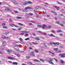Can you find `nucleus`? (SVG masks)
Wrapping results in <instances>:
<instances>
[{
    "label": "nucleus",
    "mask_w": 65,
    "mask_h": 65,
    "mask_svg": "<svg viewBox=\"0 0 65 65\" xmlns=\"http://www.w3.org/2000/svg\"><path fill=\"white\" fill-rule=\"evenodd\" d=\"M32 9V8H31V7L29 6L27 7H25V9H24L23 10L24 12H27V11H28V10H27V9Z\"/></svg>",
    "instance_id": "1"
},
{
    "label": "nucleus",
    "mask_w": 65,
    "mask_h": 65,
    "mask_svg": "<svg viewBox=\"0 0 65 65\" xmlns=\"http://www.w3.org/2000/svg\"><path fill=\"white\" fill-rule=\"evenodd\" d=\"M38 27H42V28L44 29L45 27H46V25L45 24H44L43 25V26H42V25H38Z\"/></svg>",
    "instance_id": "2"
},
{
    "label": "nucleus",
    "mask_w": 65,
    "mask_h": 65,
    "mask_svg": "<svg viewBox=\"0 0 65 65\" xmlns=\"http://www.w3.org/2000/svg\"><path fill=\"white\" fill-rule=\"evenodd\" d=\"M59 55L62 58H64L65 57V54H59Z\"/></svg>",
    "instance_id": "3"
},
{
    "label": "nucleus",
    "mask_w": 65,
    "mask_h": 65,
    "mask_svg": "<svg viewBox=\"0 0 65 65\" xmlns=\"http://www.w3.org/2000/svg\"><path fill=\"white\" fill-rule=\"evenodd\" d=\"M8 59H11V60H13L15 59V58H13L11 56L8 57Z\"/></svg>",
    "instance_id": "4"
},
{
    "label": "nucleus",
    "mask_w": 65,
    "mask_h": 65,
    "mask_svg": "<svg viewBox=\"0 0 65 65\" xmlns=\"http://www.w3.org/2000/svg\"><path fill=\"white\" fill-rule=\"evenodd\" d=\"M19 45H17V46H16L14 47V48L15 50H17V51H19V48L18 47Z\"/></svg>",
    "instance_id": "5"
},
{
    "label": "nucleus",
    "mask_w": 65,
    "mask_h": 65,
    "mask_svg": "<svg viewBox=\"0 0 65 65\" xmlns=\"http://www.w3.org/2000/svg\"><path fill=\"white\" fill-rule=\"evenodd\" d=\"M39 32L42 35H47V34L46 33H45L44 32H42L41 31H39Z\"/></svg>",
    "instance_id": "6"
},
{
    "label": "nucleus",
    "mask_w": 65,
    "mask_h": 65,
    "mask_svg": "<svg viewBox=\"0 0 65 65\" xmlns=\"http://www.w3.org/2000/svg\"><path fill=\"white\" fill-rule=\"evenodd\" d=\"M52 44H54V42H52L48 43V44L49 45H52Z\"/></svg>",
    "instance_id": "7"
},
{
    "label": "nucleus",
    "mask_w": 65,
    "mask_h": 65,
    "mask_svg": "<svg viewBox=\"0 0 65 65\" xmlns=\"http://www.w3.org/2000/svg\"><path fill=\"white\" fill-rule=\"evenodd\" d=\"M5 10H6V11H9V10H10L11 11V10L10 9V8H6L5 9Z\"/></svg>",
    "instance_id": "8"
},
{
    "label": "nucleus",
    "mask_w": 65,
    "mask_h": 65,
    "mask_svg": "<svg viewBox=\"0 0 65 65\" xmlns=\"http://www.w3.org/2000/svg\"><path fill=\"white\" fill-rule=\"evenodd\" d=\"M60 62L61 64H63L64 63V61L63 60H62V59H60Z\"/></svg>",
    "instance_id": "9"
},
{
    "label": "nucleus",
    "mask_w": 65,
    "mask_h": 65,
    "mask_svg": "<svg viewBox=\"0 0 65 65\" xmlns=\"http://www.w3.org/2000/svg\"><path fill=\"white\" fill-rule=\"evenodd\" d=\"M47 61L50 64H54V63L52 61H49V60H48Z\"/></svg>",
    "instance_id": "10"
},
{
    "label": "nucleus",
    "mask_w": 65,
    "mask_h": 65,
    "mask_svg": "<svg viewBox=\"0 0 65 65\" xmlns=\"http://www.w3.org/2000/svg\"><path fill=\"white\" fill-rule=\"evenodd\" d=\"M50 36H51V37H55V36L53 34H51L49 35Z\"/></svg>",
    "instance_id": "11"
},
{
    "label": "nucleus",
    "mask_w": 65,
    "mask_h": 65,
    "mask_svg": "<svg viewBox=\"0 0 65 65\" xmlns=\"http://www.w3.org/2000/svg\"><path fill=\"white\" fill-rule=\"evenodd\" d=\"M60 43L59 42H54V45L56 44V45H59Z\"/></svg>",
    "instance_id": "12"
},
{
    "label": "nucleus",
    "mask_w": 65,
    "mask_h": 65,
    "mask_svg": "<svg viewBox=\"0 0 65 65\" xmlns=\"http://www.w3.org/2000/svg\"><path fill=\"white\" fill-rule=\"evenodd\" d=\"M6 42L5 41H4L3 43V46H5L6 45V44H5Z\"/></svg>",
    "instance_id": "13"
},
{
    "label": "nucleus",
    "mask_w": 65,
    "mask_h": 65,
    "mask_svg": "<svg viewBox=\"0 0 65 65\" xmlns=\"http://www.w3.org/2000/svg\"><path fill=\"white\" fill-rule=\"evenodd\" d=\"M13 65H18V63L15 62H14L12 63Z\"/></svg>",
    "instance_id": "14"
},
{
    "label": "nucleus",
    "mask_w": 65,
    "mask_h": 65,
    "mask_svg": "<svg viewBox=\"0 0 65 65\" xmlns=\"http://www.w3.org/2000/svg\"><path fill=\"white\" fill-rule=\"evenodd\" d=\"M22 32H23V33H29V32H27L26 31H22Z\"/></svg>",
    "instance_id": "15"
},
{
    "label": "nucleus",
    "mask_w": 65,
    "mask_h": 65,
    "mask_svg": "<svg viewBox=\"0 0 65 65\" xmlns=\"http://www.w3.org/2000/svg\"><path fill=\"white\" fill-rule=\"evenodd\" d=\"M7 52H8V53H10V52H11V51L9 49H7L6 50Z\"/></svg>",
    "instance_id": "16"
},
{
    "label": "nucleus",
    "mask_w": 65,
    "mask_h": 65,
    "mask_svg": "<svg viewBox=\"0 0 65 65\" xmlns=\"http://www.w3.org/2000/svg\"><path fill=\"white\" fill-rule=\"evenodd\" d=\"M36 8L37 9H41V8L40 7H36Z\"/></svg>",
    "instance_id": "17"
},
{
    "label": "nucleus",
    "mask_w": 65,
    "mask_h": 65,
    "mask_svg": "<svg viewBox=\"0 0 65 65\" xmlns=\"http://www.w3.org/2000/svg\"><path fill=\"white\" fill-rule=\"evenodd\" d=\"M27 3L28 4H32V2L30 1H28L27 2Z\"/></svg>",
    "instance_id": "18"
},
{
    "label": "nucleus",
    "mask_w": 65,
    "mask_h": 65,
    "mask_svg": "<svg viewBox=\"0 0 65 65\" xmlns=\"http://www.w3.org/2000/svg\"><path fill=\"white\" fill-rule=\"evenodd\" d=\"M57 32H58V33H60L62 32V30H57Z\"/></svg>",
    "instance_id": "19"
},
{
    "label": "nucleus",
    "mask_w": 65,
    "mask_h": 65,
    "mask_svg": "<svg viewBox=\"0 0 65 65\" xmlns=\"http://www.w3.org/2000/svg\"><path fill=\"white\" fill-rule=\"evenodd\" d=\"M58 48H55L54 49V51H57L58 50Z\"/></svg>",
    "instance_id": "20"
},
{
    "label": "nucleus",
    "mask_w": 65,
    "mask_h": 65,
    "mask_svg": "<svg viewBox=\"0 0 65 65\" xmlns=\"http://www.w3.org/2000/svg\"><path fill=\"white\" fill-rule=\"evenodd\" d=\"M54 7L55 8H57V10H59V7H57V6H55Z\"/></svg>",
    "instance_id": "21"
},
{
    "label": "nucleus",
    "mask_w": 65,
    "mask_h": 65,
    "mask_svg": "<svg viewBox=\"0 0 65 65\" xmlns=\"http://www.w3.org/2000/svg\"><path fill=\"white\" fill-rule=\"evenodd\" d=\"M28 4L27 2L24 3H23V5H27Z\"/></svg>",
    "instance_id": "22"
},
{
    "label": "nucleus",
    "mask_w": 65,
    "mask_h": 65,
    "mask_svg": "<svg viewBox=\"0 0 65 65\" xmlns=\"http://www.w3.org/2000/svg\"><path fill=\"white\" fill-rule=\"evenodd\" d=\"M29 15H30L32 16L33 15V14L32 13H29L28 14Z\"/></svg>",
    "instance_id": "23"
},
{
    "label": "nucleus",
    "mask_w": 65,
    "mask_h": 65,
    "mask_svg": "<svg viewBox=\"0 0 65 65\" xmlns=\"http://www.w3.org/2000/svg\"><path fill=\"white\" fill-rule=\"evenodd\" d=\"M2 38H4V39H5L6 38V37L5 36L3 35L2 36Z\"/></svg>",
    "instance_id": "24"
},
{
    "label": "nucleus",
    "mask_w": 65,
    "mask_h": 65,
    "mask_svg": "<svg viewBox=\"0 0 65 65\" xmlns=\"http://www.w3.org/2000/svg\"><path fill=\"white\" fill-rule=\"evenodd\" d=\"M17 18L18 19H22V17H17Z\"/></svg>",
    "instance_id": "25"
},
{
    "label": "nucleus",
    "mask_w": 65,
    "mask_h": 65,
    "mask_svg": "<svg viewBox=\"0 0 65 65\" xmlns=\"http://www.w3.org/2000/svg\"><path fill=\"white\" fill-rule=\"evenodd\" d=\"M35 51L36 53H39V51L37 50H35Z\"/></svg>",
    "instance_id": "26"
},
{
    "label": "nucleus",
    "mask_w": 65,
    "mask_h": 65,
    "mask_svg": "<svg viewBox=\"0 0 65 65\" xmlns=\"http://www.w3.org/2000/svg\"><path fill=\"white\" fill-rule=\"evenodd\" d=\"M32 44H35V45H36V44H38L37 43H35L34 42H33Z\"/></svg>",
    "instance_id": "27"
},
{
    "label": "nucleus",
    "mask_w": 65,
    "mask_h": 65,
    "mask_svg": "<svg viewBox=\"0 0 65 65\" xmlns=\"http://www.w3.org/2000/svg\"><path fill=\"white\" fill-rule=\"evenodd\" d=\"M4 29H7V27L6 26H5L3 27Z\"/></svg>",
    "instance_id": "28"
},
{
    "label": "nucleus",
    "mask_w": 65,
    "mask_h": 65,
    "mask_svg": "<svg viewBox=\"0 0 65 65\" xmlns=\"http://www.w3.org/2000/svg\"><path fill=\"white\" fill-rule=\"evenodd\" d=\"M31 55L32 56H35V55L34 54H33V53L31 52Z\"/></svg>",
    "instance_id": "29"
},
{
    "label": "nucleus",
    "mask_w": 65,
    "mask_h": 65,
    "mask_svg": "<svg viewBox=\"0 0 65 65\" xmlns=\"http://www.w3.org/2000/svg\"><path fill=\"white\" fill-rule=\"evenodd\" d=\"M30 39V38H27L25 39V40H29Z\"/></svg>",
    "instance_id": "30"
},
{
    "label": "nucleus",
    "mask_w": 65,
    "mask_h": 65,
    "mask_svg": "<svg viewBox=\"0 0 65 65\" xmlns=\"http://www.w3.org/2000/svg\"><path fill=\"white\" fill-rule=\"evenodd\" d=\"M34 61L35 62H36L37 61V62H39V60L35 59L34 60Z\"/></svg>",
    "instance_id": "31"
},
{
    "label": "nucleus",
    "mask_w": 65,
    "mask_h": 65,
    "mask_svg": "<svg viewBox=\"0 0 65 65\" xmlns=\"http://www.w3.org/2000/svg\"><path fill=\"white\" fill-rule=\"evenodd\" d=\"M18 24L20 26H23V24H22L20 23H19Z\"/></svg>",
    "instance_id": "32"
},
{
    "label": "nucleus",
    "mask_w": 65,
    "mask_h": 65,
    "mask_svg": "<svg viewBox=\"0 0 65 65\" xmlns=\"http://www.w3.org/2000/svg\"><path fill=\"white\" fill-rule=\"evenodd\" d=\"M57 2H58V4H60V5H62V3H60L58 1H57Z\"/></svg>",
    "instance_id": "33"
},
{
    "label": "nucleus",
    "mask_w": 65,
    "mask_h": 65,
    "mask_svg": "<svg viewBox=\"0 0 65 65\" xmlns=\"http://www.w3.org/2000/svg\"><path fill=\"white\" fill-rule=\"evenodd\" d=\"M31 57L30 56H26V58L27 59H29Z\"/></svg>",
    "instance_id": "34"
},
{
    "label": "nucleus",
    "mask_w": 65,
    "mask_h": 65,
    "mask_svg": "<svg viewBox=\"0 0 65 65\" xmlns=\"http://www.w3.org/2000/svg\"><path fill=\"white\" fill-rule=\"evenodd\" d=\"M21 44H22L23 45L25 44V43H24L23 42H21Z\"/></svg>",
    "instance_id": "35"
},
{
    "label": "nucleus",
    "mask_w": 65,
    "mask_h": 65,
    "mask_svg": "<svg viewBox=\"0 0 65 65\" xmlns=\"http://www.w3.org/2000/svg\"><path fill=\"white\" fill-rule=\"evenodd\" d=\"M40 60L41 61H42L43 62H44V60L41 59H40Z\"/></svg>",
    "instance_id": "36"
},
{
    "label": "nucleus",
    "mask_w": 65,
    "mask_h": 65,
    "mask_svg": "<svg viewBox=\"0 0 65 65\" xmlns=\"http://www.w3.org/2000/svg\"><path fill=\"white\" fill-rule=\"evenodd\" d=\"M10 26H11V27H13V25L14 26V25L12 24H10Z\"/></svg>",
    "instance_id": "37"
},
{
    "label": "nucleus",
    "mask_w": 65,
    "mask_h": 65,
    "mask_svg": "<svg viewBox=\"0 0 65 65\" xmlns=\"http://www.w3.org/2000/svg\"><path fill=\"white\" fill-rule=\"evenodd\" d=\"M28 35V34H25V36H28V35Z\"/></svg>",
    "instance_id": "38"
},
{
    "label": "nucleus",
    "mask_w": 65,
    "mask_h": 65,
    "mask_svg": "<svg viewBox=\"0 0 65 65\" xmlns=\"http://www.w3.org/2000/svg\"><path fill=\"white\" fill-rule=\"evenodd\" d=\"M44 45L46 47H47V46L46 45V44H45V43H44Z\"/></svg>",
    "instance_id": "39"
},
{
    "label": "nucleus",
    "mask_w": 65,
    "mask_h": 65,
    "mask_svg": "<svg viewBox=\"0 0 65 65\" xmlns=\"http://www.w3.org/2000/svg\"><path fill=\"white\" fill-rule=\"evenodd\" d=\"M53 59H54V60H55L56 62H57V59L56 58H53Z\"/></svg>",
    "instance_id": "40"
},
{
    "label": "nucleus",
    "mask_w": 65,
    "mask_h": 65,
    "mask_svg": "<svg viewBox=\"0 0 65 65\" xmlns=\"http://www.w3.org/2000/svg\"><path fill=\"white\" fill-rule=\"evenodd\" d=\"M3 26H5V23H3L2 24Z\"/></svg>",
    "instance_id": "41"
},
{
    "label": "nucleus",
    "mask_w": 65,
    "mask_h": 65,
    "mask_svg": "<svg viewBox=\"0 0 65 65\" xmlns=\"http://www.w3.org/2000/svg\"><path fill=\"white\" fill-rule=\"evenodd\" d=\"M52 12L54 13H55L56 12H55V11L54 10H53L52 11Z\"/></svg>",
    "instance_id": "42"
},
{
    "label": "nucleus",
    "mask_w": 65,
    "mask_h": 65,
    "mask_svg": "<svg viewBox=\"0 0 65 65\" xmlns=\"http://www.w3.org/2000/svg\"><path fill=\"white\" fill-rule=\"evenodd\" d=\"M20 40L21 41H23V39H22V38H20Z\"/></svg>",
    "instance_id": "43"
},
{
    "label": "nucleus",
    "mask_w": 65,
    "mask_h": 65,
    "mask_svg": "<svg viewBox=\"0 0 65 65\" xmlns=\"http://www.w3.org/2000/svg\"><path fill=\"white\" fill-rule=\"evenodd\" d=\"M35 39L36 40H39L40 39L39 38H36Z\"/></svg>",
    "instance_id": "44"
},
{
    "label": "nucleus",
    "mask_w": 65,
    "mask_h": 65,
    "mask_svg": "<svg viewBox=\"0 0 65 65\" xmlns=\"http://www.w3.org/2000/svg\"><path fill=\"white\" fill-rule=\"evenodd\" d=\"M14 4H18V3L17 2H15L14 3Z\"/></svg>",
    "instance_id": "45"
},
{
    "label": "nucleus",
    "mask_w": 65,
    "mask_h": 65,
    "mask_svg": "<svg viewBox=\"0 0 65 65\" xmlns=\"http://www.w3.org/2000/svg\"><path fill=\"white\" fill-rule=\"evenodd\" d=\"M52 33H55V31H54V30H52Z\"/></svg>",
    "instance_id": "46"
},
{
    "label": "nucleus",
    "mask_w": 65,
    "mask_h": 65,
    "mask_svg": "<svg viewBox=\"0 0 65 65\" xmlns=\"http://www.w3.org/2000/svg\"><path fill=\"white\" fill-rule=\"evenodd\" d=\"M17 55L18 57H20V55H19V54H18Z\"/></svg>",
    "instance_id": "47"
},
{
    "label": "nucleus",
    "mask_w": 65,
    "mask_h": 65,
    "mask_svg": "<svg viewBox=\"0 0 65 65\" xmlns=\"http://www.w3.org/2000/svg\"><path fill=\"white\" fill-rule=\"evenodd\" d=\"M56 23H57L58 24H59V22H58V21L56 22Z\"/></svg>",
    "instance_id": "48"
},
{
    "label": "nucleus",
    "mask_w": 65,
    "mask_h": 65,
    "mask_svg": "<svg viewBox=\"0 0 65 65\" xmlns=\"http://www.w3.org/2000/svg\"><path fill=\"white\" fill-rule=\"evenodd\" d=\"M15 13H18V11H15Z\"/></svg>",
    "instance_id": "49"
},
{
    "label": "nucleus",
    "mask_w": 65,
    "mask_h": 65,
    "mask_svg": "<svg viewBox=\"0 0 65 65\" xmlns=\"http://www.w3.org/2000/svg\"><path fill=\"white\" fill-rule=\"evenodd\" d=\"M28 64H32V63L30 62H28Z\"/></svg>",
    "instance_id": "50"
},
{
    "label": "nucleus",
    "mask_w": 65,
    "mask_h": 65,
    "mask_svg": "<svg viewBox=\"0 0 65 65\" xmlns=\"http://www.w3.org/2000/svg\"><path fill=\"white\" fill-rule=\"evenodd\" d=\"M59 35L60 36H62V35H63V34H62V33L60 34Z\"/></svg>",
    "instance_id": "51"
},
{
    "label": "nucleus",
    "mask_w": 65,
    "mask_h": 65,
    "mask_svg": "<svg viewBox=\"0 0 65 65\" xmlns=\"http://www.w3.org/2000/svg\"><path fill=\"white\" fill-rule=\"evenodd\" d=\"M12 30H14V31H15V30H16V29L12 28Z\"/></svg>",
    "instance_id": "52"
},
{
    "label": "nucleus",
    "mask_w": 65,
    "mask_h": 65,
    "mask_svg": "<svg viewBox=\"0 0 65 65\" xmlns=\"http://www.w3.org/2000/svg\"><path fill=\"white\" fill-rule=\"evenodd\" d=\"M0 53L1 54H3V52L2 51H0Z\"/></svg>",
    "instance_id": "53"
},
{
    "label": "nucleus",
    "mask_w": 65,
    "mask_h": 65,
    "mask_svg": "<svg viewBox=\"0 0 65 65\" xmlns=\"http://www.w3.org/2000/svg\"><path fill=\"white\" fill-rule=\"evenodd\" d=\"M9 21L10 22H12V20H11V19H9Z\"/></svg>",
    "instance_id": "54"
},
{
    "label": "nucleus",
    "mask_w": 65,
    "mask_h": 65,
    "mask_svg": "<svg viewBox=\"0 0 65 65\" xmlns=\"http://www.w3.org/2000/svg\"><path fill=\"white\" fill-rule=\"evenodd\" d=\"M55 20H57V17H55Z\"/></svg>",
    "instance_id": "55"
},
{
    "label": "nucleus",
    "mask_w": 65,
    "mask_h": 65,
    "mask_svg": "<svg viewBox=\"0 0 65 65\" xmlns=\"http://www.w3.org/2000/svg\"><path fill=\"white\" fill-rule=\"evenodd\" d=\"M21 34V35H24V34H25V33H24L22 34Z\"/></svg>",
    "instance_id": "56"
},
{
    "label": "nucleus",
    "mask_w": 65,
    "mask_h": 65,
    "mask_svg": "<svg viewBox=\"0 0 65 65\" xmlns=\"http://www.w3.org/2000/svg\"><path fill=\"white\" fill-rule=\"evenodd\" d=\"M35 12L36 14H37V11H35Z\"/></svg>",
    "instance_id": "57"
},
{
    "label": "nucleus",
    "mask_w": 65,
    "mask_h": 65,
    "mask_svg": "<svg viewBox=\"0 0 65 65\" xmlns=\"http://www.w3.org/2000/svg\"><path fill=\"white\" fill-rule=\"evenodd\" d=\"M50 61H52V58H50Z\"/></svg>",
    "instance_id": "58"
},
{
    "label": "nucleus",
    "mask_w": 65,
    "mask_h": 65,
    "mask_svg": "<svg viewBox=\"0 0 65 65\" xmlns=\"http://www.w3.org/2000/svg\"><path fill=\"white\" fill-rule=\"evenodd\" d=\"M48 28H51V26H49Z\"/></svg>",
    "instance_id": "59"
},
{
    "label": "nucleus",
    "mask_w": 65,
    "mask_h": 65,
    "mask_svg": "<svg viewBox=\"0 0 65 65\" xmlns=\"http://www.w3.org/2000/svg\"><path fill=\"white\" fill-rule=\"evenodd\" d=\"M36 17L37 18H38V17H39V16H38V15H36Z\"/></svg>",
    "instance_id": "60"
},
{
    "label": "nucleus",
    "mask_w": 65,
    "mask_h": 65,
    "mask_svg": "<svg viewBox=\"0 0 65 65\" xmlns=\"http://www.w3.org/2000/svg\"><path fill=\"white\" fill-rule=\"evenodd\" d=\"M45 3L46 4V5H48V3Z\"/></svg>",
    "instance_id": "61"
},
{
    "label": "nucleus",
    "mask_w": 65,
    "mask_h": 65,
    "mask_svg": "<svg viewBox=\"0 0 65 65\" xmlns=\"http://www.w3.org/2000/svg\"><path fill=\"white\" fill-rule=\"evenodd\" d=\"M43 13L44 14H45L46 13H45V12L44 11H43Z\"/></svg>",
    "instance_id": "62"
},
{
    "label": "nucleus",
    "mask_w": 65,
    "mask_h": 65,
    "mask_svg": "<svg viewBox=\"0 0 65 65\" xmlns=\"http://www.w3.org/2000/svg\"><path fill=\"white\" fill-rule=\"evenodd\" d=\"M62 1H63V2H65V0H62Z\"/></svg>",
    "instance_id": "63"
},
{
    "label": "nucleus",
    "mask_w": 65,
    "mask_h": 65,
    "mask_svg": "<svg viewBox=\"0 0 65 65\" xmlns=\"http://www.w3.org/2000/svg\"><path fill=\"white\" fill-rule=\"evenodd\" d=\"M63 19H65V16H63Z\"/></svg>",
    "instance_id": "64"
}]
</instances>
